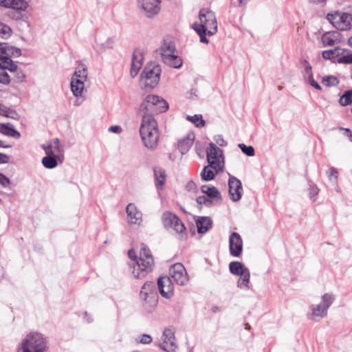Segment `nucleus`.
Masks as SVG:
<instances>
[{
	"mask_svg": "<svg viewBox=\"0 0 352 352\" xmlns=\"http://www.w3.org/2000/svg\"><path fill=\"white\" fill-rule=\"evenodd\" d=\"M340 50V49L339 47H336L334 49L329 50H324L322 53V58L327 60L336 58L339 56Z\"/></svg>",
	"mask_w": 352,
	"mask_h": 352,
	"instance_id": "35",
	"label": "nucleus"
},
{
	"mask_svg": "<svg viewBox=\"0 0 352 352\" xmlns=\"http://www.w3.org/2000/svg\"><path fill=\"white\" fill-rule=\"evenodd\" d=\"M12 30L9 26L0 22V36L4 38L11 35Z\"/></svg>",
	"mask_w": 352,
	"mask_h": 352,
	"instance_id": "44",
	"label": "nucleus"
},
{
	"mask_svg": "<svg viewBox=\"0 0 352 352\" xmlns=\"http://www.w3.org/2000/svg\"><path fill=\"white\" fill-rule=\"evenodd\" d=\"M239 147L241 148L242 152L248 156L252 157L255 154L254 149L252 146H246L244 144H239Z\"/></svg>",
	"mask_w": 352,
	"mask_h": 352,
	"instance_id": "45",
	"label": "nucleus"
},
{
	"mask_svg": "<svg viewBox=\"0 0 352 352\" xmlns=\"http://www.w3.org/2000/svg\"><path fill=\"white\" fill-rule=\"evenodd\" d=\"M187 120L195 124L196 126L201 127L205 125V121L203 120L201 115L188 116Z\"/></svg>",
	"mask_w": 352,
	"mask_h": 352,
	"instance_id": "41",
	"label": "nucleus"
},
{
	"mask_svg": "<svg viewBox=\"0 0 352 352\" xmlns=\"http://www.w3.org/2000/svg\"><path fill=\"white\" fill-rule=\"evenodd\" d=\"M309 81L310 85L318 90H321V86L314 79L312 75L309 76Z\"/></svg>",
	"mask_w": 352,
	"mask_h": 352,
	"instance_id": "51",
	"label": "nucleus"
},
{
	"mask_svg": "<svg viewBox=\"0 0 352 352\" xmlns=\"http://www.w3.org/2000/svg\"><path fill=\"white\" fill-rule=\"evenodd\" d=\"M10 8L17 10H25L28 7V3L24 0H12Z\"/></svg>",
	"mask_w": 352,
	"mask_h": 352,
	"instance_id": "39",
	"label": "nucleus"
},
{
	"mask_svg": "<svg viewBox=\"0 0 352 352\" xmlns=\"http://www.w3.org/2000/svg\"><path fill=\"white\" fill-rule=\"evenodd\" d=\"M229 196L233 201H238L241 199L243 193L241 182L234 176H230L228 180Z\"/></svg>",
	"mask_w": 352,
	"mask_h": 352,
	"instance_id": "14",
	"label": "nucleus"
},
{
	"mask_svg": "<svg viewBox=\"0 0 352 352\" xmlns=\"http://www.w3.org/2000/svg\"><path fill=\"white\" fill-rule=\"evenodd\" d=\"M155 185L157 188H162L166 182V171L161 167H155L153 170Z\"/></svg>",
	"mask_w": 352,
	"mask_h": 352,
	"instance_id": "25",
	"label": "nucleus"
},
{
	"mask_svg": "<svg viewBox=\"0 0 352 352\" xmlns=\"http://www.w3.org/2000/svg\"><path fill=\"white\" fill-rule=\"evenodd\" d=\"M198 28L206 30L208 35H213L217 31V22L214 13L208 9L202 8L199 14Z\"/></svg>",
	"mask_w": 352,
	"mask_h": 352,
	"instance_id": "7",
	"label": "nucleus"
},
{
	"mask_svg": "<svg viewBox=\"0 0 352 352\" xmlns=\"http://www.w3.org/2000/svg\"><path fill=\"white\" fill-rule=\"evenodd\" d=\"M216 142L218 144H219L221 146H225L226 144V141L220 135L218 136V138L216 139Z\"/></svg>",
	"mask_w": 352,
	"mask_h": 352,
	"instance_id": "57",
	"label": "nucleus"
},
{
	"mask_svg": "<svg viewBox=\"0 0 352 352\" xmlns=\"http://www.w3.org/2000/svg\"><path fill=\"white\" fill-rule=\"evenodd\" d=\"M6 68L0 66V82L4 85H8L10 82V77L4 71Z\"/></svg>",
	"mask_w": 352,
	"mask_h": 352,
	"instance_id": "46",
	"label": "nucleus"
},
{
	"mask_svg": "<svg viewBox=\"0 0 352 352\" xmlns=\"http://www.w3.org/2000/svg\"><path fill=\"white\" fill-rule=\"evenodd\" d=\"M140 298L145 302L151 304L156 302V294L155 292V284L153 282H146L142 287L140 291Z\"/></svg>",
	"mask_w": 352,
	"mask_h": 352,
	"instance_id": "16",
	"label": "nucleus"
},
{
	"mask_svg": "<svg viewBox=\"0 0 352 352\" xmlns=\"http://www.w3.org/2000/svg\"><path fill=\"white\" fill-rule=\"evenodd\" d=\"M321 41L324 47L333 46L341 42V34L338 31H331L322 34Z\"/></svg>",
	"mask_w": 352,
	"mask_h": 352,
	"instance_id": "20",
	"label": "nucleus"
},
{
	"mask_svg": "<svg viewBox=\"0 0 352 352\" xmlns=\"http://www.w3.org/2000/svg\"><path fill=\"white\" fill-rule=\"evenodd\" d=\"M12 0H0V6L10 8Z\"/></svg>",
	"mask_w": 352,
	"mask_h": 352,
	"instance_id": "53",
	"label": "nucleus"
},
{
	"mask_svg": "<svg viewBox=\"0 0 352 352\" xmlns=\"http://www.w3.org/2000/svg\"><path fill=\"white\" fill-rule=\"evenodd\" d=\"M168 105L166 100L155 95H148L140 105V111L144 115H151L153 113L162 112L168 109Z\"/></svg>",
	"mask_w": 352,
	"mask_h": 352,
	"instance_id": "5",
	"label": "nucleus"
},
{
	"mask_svg": "<svg viewBox=\"0 0 352 352\" xmlns=\"http://www.w3.org/2000/svg\"><path fill=\"white\" fill-rule=\"evenodd\" d=\"M162 343L160 346L162 349L166 352H175L177 349L176 339L175 337V332L170 328L164 329L162 337Z\"/></svg>",
	"mask_w": 352,
	"mask_h": 352,
	"instance_id": "11",
	"label": "nucleus"
},
{
	"mask_svg": "<svg viewBox=\"0 0 352 352\" xmlns=\"http://www.w3.org/2000/svg\"><path fill=\"white\" fill-rule=\"evenodd\" d=\"M128 255L135 262L133 264L132 270L135 278H144L148 272L152 271L154 259L151 250L144 244L141 245L139 260H138L135 252L133 249L129 250Z\"/></svg>",
	"mask_w": 352,
	"mask_h": 352,
	"instance_id": "1",
	"label": "nucleus"
},
{
	"mask_svg": "<svg viewBox=\"0 0 352 352\" xmlns=\"http://www.w3.org/2000/svg\"><path fill=\"white\" fill-rule=\"evenodd\" d=\"M229 269L230 272L234 275H240L245 272V270H248L244 267L243 264L239 261H232L229 264Z\"/></svg>",
	"mask_w": 352,
	"mask_h": 352,
	"instance_id": "30",
	"label": "nucleus"
},
{
	"mask_svg": "<svg viewBox=\"0 0 352 352\" xmlns=\"http://www.w3.org/2000/svg\"><path fill=\"white\" fill-rule=\"evenodd\" d=\"M348 44L352 47V36L348 40Z\"/></svg>",
	"mask_w": 352,
	"mask_h": 352,
	"instance_id": "60",
	"label": "nucleus"
},
{
	"mask_svg": "<svg viewBox=\"0 0 352 352\" xmlns=\"http://www.w3.org/2000/svg\"><path fill=\"white\" fill-rule=\"evenodd\" d=\"M42 148L45 151V153L47 155H54V151H53L54 146L52 143L49 142L47 144H43L42 145Z\"/></svg>",
	"mask_w": 352,
	"mask_h": 352,
	"instance_id": "47",
	"label": "nucleus"
},
{
	"mask_svg": "<svg viewBox=\"0 0 352 352\" xmlns=\"http://www.w3.org/2000/svg\"><path fill=\"white\" fill-rule=\"evenodd\" d=\"M161 68L158 64L151 63L144 67L141 74V83L146 89H153L160 81Z\"/></svg>",
	"mask_w": 352,
	"mask_h": 352,
	"instance_id": "4",
	"label": "nucleus"
},
{
	"mask_svg": "<svg viewBox=\"0 0 352 352\" xmlns=\"http://www.w3.org/2000/svg\"><path fill=\"white\" fill-rule=\"evenodd\" d=\"M0 66L13 73V78L16 82H22L25 78L23 71L12 61L7 58H0Z\"/></svg>",
	"mask_w": 352,
	"mask_h": 352,
	"instance_id": "13",
	"label": "nucleus"
},
{
	"mask_svg": "<svg viewBox=\"0 0 352 352\" xmlns=\"http://www.w3.org/2000/svg\"><path fill=\"white\" fill-rule=\"evenodd\" d=\"M171 281L175 282L179 285H184L188 282V276L184 266L177 263L170 269Z\"/></svg>",
	"mask_w": 352,
	"mask_h": 352,
	"instance_id": "10",
	"label": "nucleus"
},
{
	"mask_svg": "<svg viewBox=\"0 0 352 352\" xmlns=\"http://www.w3.org/2000/svg\"><path fill=\"white\" fill-rule=\"evenodd\" d=\"M248 1V0H239V6H241L242 3H245Z\"/></svg>",
	"mask_w": 352,
	"mask_h": 352,
	"instance_id": "61",
	"label": "nucleus"
},
{
	"mask_svg": "<svg viewBox=\"0 0 352 352\" xmlns=\"http://www.w3.org/2000/svg\"><path fill=\"white\" fill-rule=\"evenodd\" d=\"M138 3L147 17H152L160 12V0H138Z\"/></svg>",
	"mask_w": 352,
	"mask_h": 352,
	"instance_id": "15",
	"label": "nucleus"
},
{
	"mask_svg": "<svg viewBox=\"0 0 352 352\" xmlns=\"http://www.w3.org/2000/svg\"><path fill=\"white\" fill-rule=\"evenodd\" d=\"M208 164L216 171L222 172L224 166V158L221 148L211 142L206 150Z\"/></svg>",
	"mask_w": 352,
	"mask_h": 352,
	"instance_id": "8",
	"label": "nucleus"
},
{
	"mask_svg": "<svg viewBox=\"0 0 352 352\" xmlns=\"http://www.w3.org/2000/svg\"><path fill=\"white\" fill-rule=\"evenodd\" d=\"M143 53L140 50L133 52L130 74L132 78L135 77L143 65Z\"/></svg>",
	"mask_w": 352,
	"mask_h": 352,
	"instance_id": "18",
	"label": "nucleus"
},
{
	"mask_svg": "<svg viewBox=\"0 0 352 352\" xmlns=\"http://www.w3.org/2000/svg\"><path fill=\"white\" fill-rule=\"evenodd\" d=\"M195 184L193 182L190 181L186 184V188L190 191L194 190L195 189Z\"/></svg>",
	"mask_w": 352,
	"mask_h": 352,
	"instance_id": "56",
	"label": "nucleus"
},
{
	"mask_svg": "<svg viewBox=\"0 0 352 352\" xmlns=\"http://www.w3.org/2000/svg\"><path fill=\"white\" fill-rule=\"evenodd\" d=\"M57 158L55 155H47L42 159V164L47 168H54L58 165Z\"/></svg>",
	"mask_w": 352,
	"mask_h": 352,
	"instance_id": "32",
	"label": "nucleus"
},
{
	"mask_svg": "<svg viewBox=\"0 0 352 352\" xmlns=\"http://www.w3.org/2000/svg\"><path fill=\"white\" fill-rule=\"evenodd\" d=\"M229 250L231 256H241L243 252V240L237 232H232L229 237Z\"/></svg>",
	"mask_w": 352,
	"mask_h": 352,
	"instance_id": "12",
	"label": "nucleus"
},
{
	"mask_svg": "<svg viewBox=\"0 0 352 352\" xmlns=\"http://www.w3.org/2000/svg\"><path fill=\"white\" fill-rule=\"evenodd\" d=\"M197 202L199 204H206V198L204 196H200L197 199Z\"/></svg>",
	"mask_w": 352,
	"mask_h": 352,
	"instance_id": "59",
	"label": "nucleus"
},
{
	"mask_svg": "<svg viewBox=\"0 0 352 352\" xmlns=\"http://www.w3.org/2000/svg\"><path fill=\"white\" fill-rule=\"evenodd\" d=\"M0 115L5 117L14 118L16 115V112L6 106L0 104Z\"/></svg>",
	"mask_w": 352,
	"mask_h": 352,
	"instance_id": "43",
	"label": "nucleus"
},
{
	"mask_svg": "<svg viewBox=\"0 0 352 352\" xmlns=\"http://www.w3.org/2000/svg\"><path fill=\"white\" fill-rule=\"evenodd\" d=\"M109 130V131L113 132V133H120L122 131L121 127L120 126H118V125L110 126Z\"/></svg>",
	"mask_w": 352,
	"mask_h": 352,
	"instance_id": "54",
	"label": "nucleus"
},
{
	"mask_svg": "<svg viewBox=\"0 0 352 352\" xmlns=\"http://www.w3.org/2000/svg\"><path fill=\"white\" fill-rule=\"evenodd\" d=\"M87 77V68L84 65H79L77 69L74 74L72 79H79L83 81H85Z\"/></svg>",
	"mask_w": 352,
	"mask_h": 352,
	"instance_id": "34",
	"label": "nucleus"
},
{
	"mask_svg": "<svg viewBox=\"0 0 352 352\" xmlns=\"http://www.w3.org/2000/svg\"><path fill=\"white\" fill-rule=\"evenodd\" d=\"M71 89L73 94L75 96H80L85 89V81L79 79L72 78Z\"/></svg>",
	"mask_w": 352,
	"mask_h": 352,
	"instance_id": "27",
	"label": "nucleus"
},
{
	"mask_svg": "<svg viewBox=\"0 0 352 352\" xmlns=\"http://www.w3.org/2000/svg\"><path fill=\"white\" fill-rule=\"evenodd\" d=\"M322 82L326 87H334L339 84V80L334 76H324Z\"/></svg>",
	"mask_w": 352,
	"mask_h": 352,
	"instance_id": "36",
	"label": "nucleus"
},
{
	"mask_svg": "<svg viewBox=\"0 0 352 352\" xmlns=\"http://www.w3.org/2000/svg\"><path fill=\"white\" fill-rule=\"evenodd\" d=\"M157 286L162 296L168 298L173 294V285L170 277H160L157 280Z\"/></svg>",
	"mask_w": 352,
	"mask_h": 352,
	"instance_id": "17",
	"label": "nucleus"
},
{
	"mask_svg": "<svg viewBox=\"0 0 352 352\" xmlns=\"http://www.w3.org/2000/svg\"><path fill=\"white\" fill-rule=\"evenodd\" d=\"M126 211L128 222L130 224H140L142 214L133 204H129L126 207Z\"/></svg>",
	"mask_w": 352,
	"mask_h": 352,
	"instance_id": "19",
	"label": "nucleus"
},
{
	"mask_svg": "<svg viewBox=\"0 0 352 352\" xmlns=\"http://www.w3.org/2000/svg\"><path fill=\"white\" fill-rule=\"evenodd\" d=\"M327 19L337 30H349L352 28V14L342 11H333L328 13Z\"/></svg>",
	"mask_w": 352,
	"mask_h": 352,
	"instance_id": "6",
	"label": "nucleus"
},
{
	"mask_svg": "<svg viewBox=\"0 0 352 352\" xmlns=\"http://www.w3.org/2000/svg\"><path fill=\"white\" fill-rule=\"evenodd\" d=\"M9 161V157L6 155L0 153V164L1 163H7Z\"/></svg>",
	"mask_w": 352,
	"mask_h": 352,
	"instance_id": "55",
	"label": "nucleus"
},
{
	"mask_svg": "<svg viewBox=\"0 0 352 352\" xmlns=\"http://www.w3.org/2000/svg\"><path fill=\"white\" fill-rule=\"evenodd\" d=\"M21 54L19 48L10 45L7 43H0V58L11 59V56L18 57Z\"/></svg>",
	"mask_w": 352,
	"mask_h": 352,
	"instance_id": "21",
	"label": "nucleus"
},
{
	"mask_svg": "<svg viewBox=\"0 0 352 352\" xmlns=\"http://www.w3.org/2000/svg\"><path fill=\"white\" fill-rule=\"evenodd\" d=\"M351 113H352V107H351Z\"/></svg>",
	"mask_w": 352,
	"mask_h": 352,
	"instance_id": "63",
	"label": "nucleus"
},
{
	"mask_svg": "<svg viewBox=\"0 0 352 352\" xmlns=\"http://www.w3.org/2000/svg\"><path fill=\"white\" fill-rule=\"evenodd\" d=\"M333 300H334L333 296H332L331 294H325L322 297V303H321V305L327 310H328L329 307L332 304Z\"/></svg>",
	"mask_w": 352,
	"mask_h": 352,
	"instance_id": "42",
	"label": "nucleus"
},
{
	"mask_svg": "<svg viewBox=\"0 0 352 352\" xmlns=\"http://www.w3.org/2000/svg\"><path fill=\"white\" fill-rule=\"evenodd\" d=\"M327 310L322 305H317L312 308V316L316 317H324Z\"/></svg>",
	"mask_w": 352,
	"mask_h": 352,
	"instance_id": "38",
	"label": "nucleus"
},
{
	"mask_svg": "<svg viewBox=\"0 0 352 352\" xmlns=\"http://www.w3.org/2000/svg\"><path fill=\"white\" fill-rule=\"evenodd\" d=\"M196 225L199 233H205L212 228V220L208 217H199L196 221Z\"/></svg>",
	"mask_w": 352,
	"mask_h": 352,
	"instance_id": "23",
	"label": "nucleus"
},
{
	"mask_svg": "<svg viewBox=\"0 0 352 352\" xmlns=\"http://www.w3.org/2000/svg\"><path fill=\"white\" fill-rule=\"evenodd\" d=\"M140 134L144 145L149 150H155L159 142L160 133L157 121L152 115H143Z\"/></svg>",
	"mask_w": 352,
	"mask_h": 352,
	"instance_id": "2",
	"label": "nucleus"
},
{
	"mask_svg": "<svg viewBox=\"0 0 352 352\" xmlns=\"http://www.w3.org/2000/svg\"><path fill=\"white\" fill-rule=\"evenodd\" d=\"M47 349L46 338L40 333H30L22 340L18 352H45Z\"/></svg>",
	"mask_w": 352,
	"mask_h": 352,
	"instance_id": "3",
	"label": "nucleus"
},
{
	"mask_svg": "<svg viewBox=\"0 0 352 352\" xmlns=\"http://www.w3.org/2000/svg\"><path fill=\"white\" fill-rule=\"evenodd\" d=\"M218 173H216L214 170L212 168V166L208 164V166H205L204 169L202 170L201 173V177L202 180L204 181H210L214 178L216 174Z\"/></svg>",
	"mask_w": 352,
	"mask_h": 352,
	"instance_id": "31",
	"label": "nucleus"
},
{
	"mask_svg": "<svg viewBox=\"0 0 352 352\" xmlns=\"http://www.w3.org/2000/svg\"><path fill=\"white\" fill-rule=\"evenodd\" d=\"M50 142L52 143V144L54 146V148L55 149V151H56L58 153L61 151V145H60V141L58 138L53 140Z\"/></svg>",
	"mask_w": 352,
	"mask_h": 352,
	"instance_id": "50",
	"label": "nucleus"
},
{
	"mask_svg": "<svg viewBox=\"0 0 352 352\" xmlns=\"http://www.w3.org/2000/svg\"><path fill=\"white\" fill-rule=\"evenodd\" d=\"M201 191L211 198H220V193L214 186L204 185Z\"/></svg>",
	"mask_w": 352,
	"mask_h": 352,
	"instance_id": "33",
	"label": "nucleus"
},
{
	"mask_svg": "<svg viewBox=\"0 0 352 352\" xmlns=\"http://www.w3.org/2000/svg\"><path fill=\"white\" fill-rule=\"evenodd\" d=\"M318 192H319V189L318 188L317 186H311L309 188V192L310 197L312 198L313 197L316 196L318 194Z\"/></svg>",
	"mask_w": 352,
	"mask_h": 352,
	"instance_id": "52",
	"label": "nucleus"
},
{
	"mask_svg": "<svg viewBox=\"0 0 352 352\" xmlns=\"http://www.w3.org/2000/svg\"><path fill=\"white\" fill-rule=\"evenodd\" d=\"M160 50L162 58H164L165 54H175V46L170 39H164Z\"/></svg>",
	"mask_w": 352,
	"mask_h": 352,
	"instance_id": "28",
	"label": "nucleus"
},
{
	"mask_svg": "<svg viewBox=\"0 0 352 352\" xmlns=\"http://www.w3.org/2000/svg\"><path fill=\"white\" fill-rule=\"evenodd\" d=\"M192 27L200 36V41L201 43H208V40L206 37V34H208L207 31L204 30L203 28H198V22L194 23Z\"/></svg>",
	"mask_w": 352,
	"mask_h": 352,
	"instance_id": "37",
	"label": "nucleus"
},
{
	"mask_svg": "<svg viewBox=\"0 0 352 352\" xmlns=\"http://www.w3.org/2000/svg\"><path fill=\"white\" fill-rule=\"evenodd\" d=\"M163 225L166 228H172L177 233H183L186 228L180 219L170 211H166L162 216Z\"/></svg>",
	"mask_w": 352,
	"mask_h": 352,
	"instance_id": "9",
	"label": "nucleus"
},
{
	"mask_svg": "<svg viewBox=\"0 0 352 352\" xmlns=\"http://www.w3.org/2000/svg\"><path fill=\"white\" fill-rule=\"evenodd\" d=\"M338 174V172L337 171V170L336 168H331L329 177H334L335 178H337Z\"/></svg>",
	"mask_w": 352,
	"mask_h": 352,
	"instance_id": "58",
	"label": "nucleus"
},
{
	"mask_svg": "<svg viewBox=\"0 0 352 352\" xmlns=\"http://www.w3.org/2000/svg\"><path fill=\"white\" fill-rule=\"evenodd\" d=\"M0 132L3 135L14 138H19L21 137L20 133L10 123L0 124Z\"/></svg>",
	"mask_w": 352,
	"mask_h": 352,
	"instance_id": "26",
	"label": "nucleus"
},
{
	"mask_svg": "<svg viewBox=\"0 0 352 352\" xmlns=\"http://www.w3.org/2000/svg\"><path fill=\"white\" fill-rule=\"evenodd\" d=\"M139 342L142 344H149L152 342V338L148 334H144L140 338Z\"/></svg>",
	"mask_w": 352,
	"mask_h": 352,
	"instance_id": "48",
	"label": "nucleus"
},
{
	"mask_svg": "<svg viewBox=\"0 0 352 352\" xmlns=\"http://www.w3.org/2000/svg\"><path fill=\"white\" fill-rule=\"evenodd\" d=\"M10 183V179L3 174L0 173V184L3 187H7L9 186Z\"/></svg>",
	"mask_w": 352,
	"mask_h": 352,
	"instance_id": "49",
	"label": "nucleus"
},
{
	"mask_svg": "<svg viewBox=\"0 0 352 352\" xmlns=\"http://www.w3.org/2000/svg\"><path fill=\"white\" fill-rule=\"evenodd\" d=\"M169 158L170 160H175V156L172 155L171 154L169 155Z\"/></svg>",
	"mask_w": 352,
	"mask_h": 352,
	"instance_id": "62",
	"label": "nucleus"
},
{
	"mask_svg": "<svg viewBox=\"0 0 352 352\" xmlns=\"http://www.w3.org/2000/svg\"><path fill=\"white\" fill-rule=\"evenodd\" d=\"M162 60L166 65L176 69L180 68L183 64L182 58L175 54H165Z\"/></svg>",
	"mask_w": 352,
	"mask_h": 352,
	"instance_id": "24",
	"label": "nucleus"
},
{
	"mask_svg": "<svg viewBox=\"0 0 352 352\" xmlns=\"http://www.w3.org/2000/svg\"><path fill=\"white\" fill-rule=\"evenodd\" d=\"M241 277L238 279L237 286L241 289H248L250 278L249 270H245V272L240 274Z\"/></svg>",
	"mask_w": 352,
	"mask_h": 352,
	"instance_id": "29",
	"label": "nucleus"
},
{
	"mask_svg": "<svg viewBox=\"0 0 352 352\" xmlns=\"http://www.w3.org/2000/svg\"><path fill=\"white\" fill-rule=\"evenodd\" d=\"M195 133L190 132L186 137L178 142V148L182 155L188 151L195 140Z\"/></svg>",
	"mask_w": 352,
	"mask_h": 352,
	"instance_id": "22",
	"label": "nucleus"
},
{
	"mask_svg": "<svg viewBox=\"0 0 352 352\" xmlns=\"http://www.w3.org/2000/svg\"><path fill=\"white\" fill-rule=\"evenodd\" d=\"M339 102L342 106L351 104L352 103V90L346 91L340 97Z\"/></svg>",
	"mask_w": 352,
	"mask_h": 352,
	"instance_id": "40",
	"label": "nucleus"
}]
</instances>
